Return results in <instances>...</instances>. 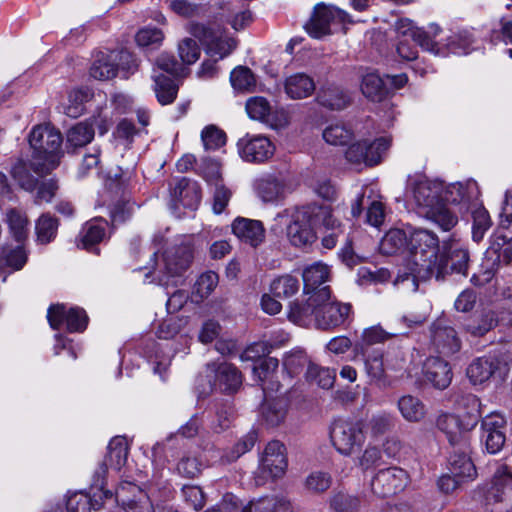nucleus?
Instances as JSON below:
<instances>
[{"mask_svg":"<svg viewBox=\"0 0 512 512\" xmlns=\"http://www.w3.org/2000/svg\"><path fill=\"white\" fill-rule=\"evenodd\" d=\"M410 273L399 276L395 283L403 284L413 291L418 289L417 280H427L434 277L443 280L448 273L447 265L439 259V239L437 235L426 229H415L410 234Z\"/></svg>","mask_w":512,"mask_h":512,"instance_id":"f257e3e1","label":"nucleus"},{"mask_svg":"<svg viewBox=\"0 0 512 512\" xmlns=\"http://www.w3.org/2000/svg\"><path fill=\"white\" fill-rule=\"evenodd\" d=\"M277 218H286L287 240L297 248L310 246L316 241V226L332 230L339 227V220L334 216L332 207L318 203L286 209Z\"/></svg>","mask_w":512,"mask_h":512,"instance_id":"f03ea898","label":"nucleus"},{"mask_svg":"<svg viewBox=\"0 0 512 512\" xmlns=\"http://www.w3.org/2000/svg\"><path fill=\"white\" fill-rule=\"evenodd\" d=\"M462 404L468 407L467 412L463 414L443 412L436 418V427L445 434L454 448L468 446V434L475 428L481 417L480 400L475 395L464 396Z\"/></svg>","mask_w":512,"mask_h":512,"instance_id":"7ed1b4c3","label":"nucleus"},{"mask_svg":"<svg viewBox=\"0 0 512 512\" xmlns=\"http://www.w3.org/2000/svg\"><path fill=\"white\" fill-rule=\"evenodd\" d=\"M62 135L59 130L49 124L35 126L29 134V144L33 149V169L44 174L54 169L62 156Z\"/></svg>","mask_w":512,"mask_h":512,"instance_id":"20e7f679","label":"nucleus"},{"mask_svg":"<svg viewBox=\"0 0 512 512\" xmlns=\"http://www.w3.org/2000/svg\"><path fill=\"white\" fill-rule=\"evenodd\" d=\"M483 502L491 512L512 510V472L506 464H497L489 482L479 487Z\"/></svg>","mask_w":512,"mask_h":512,"instance_id":"39448f33","label":"nucleus"},{"mask_svg":"<svg viewBox=\"0 0 512 512\" xmlns=\"http://www.w3.org/2000/svg\"><path fill=\"white\" fill-rule=\"evenodd\" d=\"M186 31L206 47L208 54L218 59L228 56L237 46V41L224 35V30L216 25L193 21L187 24Z\"/></svg>","mask_w":512,"mask_h":512,"instance_id":"423d86ee","label":"nucleus"},{"mask_svg":"<svg viewBox=\"0 0 512 512\" xmlns=\"http://www.w3.org/2000/svg\"><path fill=\"white\" fill-rule=\"evenodd\" d=\"M395 29L398 37L397 53L402 59L407 61L415 60L417 58L416 45L435 55L438 54L436 44L432 39L426 32L414 27L410 20H398L395 24Z\"/></svg>","mask_w":512,"mask_h":512,"instance_id":"0eeeda50","label":"nucleus"},{"mask_svg":"<svg viewBox=\"0 0 512 512\" xmlns=\"http://www.w3.org/2000/svg\"><path fill=\"white\" fill-rule=\"evenodd\" d=\"M364 424L359 420H335L330 428V440L336 451L351 456L365 442Z\"/></svg>","mask_w":512,"mask_h":512,"instance_id":"6e6552de","label":"nucleus"},{"mask_svg":"<svg viewBox=\"0 0 512 512\" xmlns=\"http://www.w3.org/2000/svg\"><path fill=\"white\" fill-rule=\"evenodd\" d=\"M350 15L335 6L317 4L310 20L305 24L306 32L313 38L329 35L332 25L352 23Z\"/></svg>","mask_w":512,"mask_h":512,"instance_id":"1a4fd4ad","label":"nucleus"},{"mask_svg":"<svg viewBox=\"0 0 512 512\" xmlns=\"http://www.w3.org/2000/svg\"><path fill=\"white\" fill-rule=\"evenodd\" d=\"M410 199L414 202L416 212L420 216L429 213L433 207L443 200V186L441 183L432 182L422 177L410 180Z\"/></svg>","mask_w":512,"mask_h":512,"instance_id":"9d476101","label":"nucleus"},{"mask_svg":"<svg viewBox=\"0 0 512 512\" xmlns=\"http://www.w3.org/2000/svg\"><path fill=\"white\" fill-rule=\"evenodd\" d=\"M287 468L285 447L279 441H271L265 447L256 472V483L263 485L268 478L282 477Z\"/></svg>","mask_w":512,"mask_h":512,"instance_id":"9b49d317","label":"nucleus"},{"mask_svg":"<svg viewBox=\"0 0 512 512\" xmlns=\"http://www.w3.org/2000/svg\"><path fill=\"white\" fill-rule=\"evenodd\" d=\"M128 457V443L125 437L116 436L111 439L108 444V453L96 472L95 485H99V498L110 499L113 494L104 489L103 478L107 473L108 468L120 470L127 461Z\"/></svg>","mask_w":512,"mask_h":512,"instance_id":"f8f14e48","label":"nucleus"},{"mask_svg":"<svg viewBox=\"0 0 512 512\" xmlns=\"http://www.w3.org/2000/svg\"><path fill=\"white\" fill-rule=\"evenodd\" d=\"M237 149L245 162L262 164L273 157L276 148L269 137L247 133L238 140Z\"/></svg>","mask_w":512,"mask_h":512,"instance_id":"ddd939ff","label":"nucleus"},{"mask_svg":"<svg viewBox=\"0 0 512 512\" xmlns=\"http://www.w3.org/2000/svg\"><path fill=\"white\" fill-rule=\"evenodd\" d=\"M305 295L306 299L290 303L288 319L299 326L316 328L317 314L321 307L319 303L328 298V288L321 289L318 294Z\"/></svg>","mask_w":512,"mask_h":512,"instance_id":"4468645a","label":"nucleus"},{"mask_svg":"<svg viewBox=\"0 0 512 512\" xmlns=\"http://www.w3.org/2000/svg\"><path fill=\"white\" fill-rule=\"evenodd\" d=\"M508 371L507 363L496 357H479L469 364L466 375L473 385H480L490 379L503 381Z\"/></svg>","mask_w":512,"mask_h":512,"instance_id":"2eb2a0df","label":"nucleus"},{"mask_svg":"<svg viewBox=\"0 0 512 512\" xmlns=\"http://www.w3.org/2000/svg\"><path fill=\"white\" fill-rule=\"evenodd\" d=\"M115 500L125 512H154L148 494L130 481H122L115 491Z\"/></svg>","mask_w":512,"mask_h":512,"instance_id":"dca6fc26","label":"nucleus"},{"mask_svg":"<svg viewBox=\"0 0 512 512\" xmlns=\"http://www.w3.org/2000/svg\"><path fill=\"white\" fill-rule=\"evenodd\" d=\"M193 259V247L190 238H183L169 247L162 256L163 271L168 277L182 275Z\"/></svg>","mask_w":512,"mask_h":512,"instance_id":"f3484780","label":"nucleus"},{"mask_svg":"<svg viewBox=\"0 0 512 512\" xmlns=\"http://www.w3.org/2000/svg\"><path fill=\"white\" fill-rule=\"evenodd\" d=\"M48 322L53 329L63 324L69 332H81L88 323L86 312L78 307H67L64 304L51 305L47 312Z\"/></svg>","mask_w":512,"mask_h":512,"instance_id":"a211bd4d","label":"nucleus"},{"mask_svg":"<svg viewBox=\"0 0 512 512\" xmlns=\"http://www.w3.org/2000/svg\"><path fill=\"white\" fill-rule=\"evenodd\" d=\"M248 116L251 119L265 123L272 129L285 128L289 124L288 116L283 110H273L268 100L261 96H254L246 101Z\"/></svg>","mask_w":512,"mask_h":512,"instance_id":"6ab92c4d","label":"nucleus"},{"mask_svg":"<svg viewBox=\"0 0 512 512\" xmlns=\"http://www.w3.org/2000/svg\"><path fill=\"white\" fill-rule=\"evenodd\" d=\"M408 474L399 467H389L379 470L371 480L373 494L387 497L402 491L408 484Z\"/></svg>","mask_w":512,"mask_h":512,"instance_id":"aec40b11","label":"nucleus"},{"mask_svg":"<svg viewBox=\"0 0 512 512\" xmlns=\"http://www.w3.org/2000/svg\"><path fill=\"white\" fill-rule=\"evenodd\" d=\"M320 311L317 314L316 328L329 330L342 325L351 313V305L331 300L330 289L328 298L320 303Z\"/></svg>","mask_w":512,"mask_h":512,"instance_id":"412c9836","label":"nucleus"},{"mask_svg":"<svg viewBox=\"0 0 512 512\" xmlns=\"http://www.w3.org/2000/svg\"><path fill=\"white\" fill-rule=\"evenodd\" d=\"M117 59L130 60V52H97L89 70L91 77L101 81L114 78L117 75Z\"/></svg>","mask_w":512,"mask_h":512,"instance_id":"4be33fe9","label":"nucleus"},{"mask_svg":"<svg viewBox=\"0 0 512 512\" xmlns=\"http://www.w3.org/2000/svg\"><path fill=\"white\" fill-rule=\"evenodd\" d=\"M505 429L506 419L500 414L493 413L483 419L482 437L490 454H496L503 448L506 441Z\"/></svg>","mask_w":512,"mask_h":512,"instance_id":"5701e85b","label":"nucleus"},{"mask_svg":"<svg viewBox=\"0 0 512 512\" xmlns=\"http://www.w3.org/2000/svg\"><path fill=\"white\" fill-rule=\"evenodd\" d=\"M206 372L208 377H214L213 385L224 392H235L242 384L240 371L230 363H209Z\"/></svg>","mask_w":512,"mask_h":512,"instance_id":"b1692460","label":"nucleus"},{"mask_svg":"<svg viewBox=\"0 0 512 512\" xmlns=\"http://www.w3.org/2000/svg\"><path fill=\"white\" fill-rule=\"evenodd\" d=\"M431 345L435 352L442 356L449 357L460 350L461 341L454 328L444 326L438 322L432 326Z\"/></svg>","mask_w":512,"mask_h":512,"instance_id":"393cba45","label":"nucleus"},{"mask_svg":"<svg viewBox=\"0 0 512 512\" xmlns=\"http://www.w3.org/2000/svg\"><path fill=\"white\" fill-rule=\"evenodd\" d=\"M233 234L242 242L253 248L260 246L265 241V228L261 221L237 217L231 225Z\"/></svg>","mask_w":512,"mask_h":512,"instance_id":"a878e982","label":"nucleus"},{"mask_svg":"<svg viewBox=\"0 0 512 512\" xmlns=\"http://www.w3.org/2000/svg\"><path fill=\"white\" fill-rule=\"evenodd\" d=\"M439 259H443L447 265L448 274L457 273L466 275L469 264V252L459 241H451L443 246V253Z\"/></svg>","mask_w":512,"mask_h":512,"instance_id":"bb28decb","label":"nucleus"},{"mask_svg":"<svg viewBox=\"0 0 512 512\" xmlns=\"http://www.w3.org/2000/svg\"><path fill=\"white\" fill-rule=\"evenodd\" d=\"M469 445L465 448L456 447L449 457L450 473L465 481L477 477V470L469 455Z\"/></svg>","mask_w":512,"mask_h":512,"instance_id":"cd10ccee","label":"nucleus"},{"mask_svg":"<svg viewBox=\"0 0 512 512\" xmlns=\"http://www.w3.org/2000/svg\"><path fill=\"white\" fill-rule=\"evenodd\" d=\"M423 371L426 381L437 389H446L452 381V371L449 364L439 357L428 358Z\"/></svg>","mask_w":512,"mask_h":512,"instance_id":"c85d7f7f","label":"nucleus"},{"mask_svg":"<svg viewBox=\"0 0 512 512\" xmlns=\"http://www.w3.org/2000/svg\"><path fill=\"white\" fill-rule=\"evenodd\" d=\"M106 227L107 222L102 219H94L87 222L79 233L77 247L98 253L97 244L104 239Z\"/></svg>","mask_w":512,"mask_h":512,"instance_id":"c756f323","label":"nucleus"},{"mask_svg":"<svg viewBox=\"0 0 512 512\" xmlns=\"http://www.w3.org/2000/svg\"><path fill=\"white\" fill-rule=\"evenodd\" d=\"M254 189L263 202L272 203L284 198L286 185L282 179L266 175L255 180Z\"/></svg>","mask_w":512,"mask_h":512,"instance_id":"7c9ffc66","label":"nucleus"},{"mask_svg":"<svg viewBox=\"0 0 512 512\" xmlns=\"http://www.w3.org/2000/svg\"><path fill=\"white\" fill-rule=\"evenodd\" d=\"M330 276L329 267L321 262L306 267L302 273L304 294H318L321 289L329 288L324 285Z\"/></svg>","mask_w":512,"mask_h":512,"instance_id":"2f4dec72","label":"nucleus"},{"mask_svg":"<svg viewBox=\"0 0 512 512\" xmlns=\"http://www.w3.org/2000/svg\"><path fill=\"white\" fill-rule=\"evenodd\" d=\"M480 190L474 180L450 184L445 189L443 200L454 204L470 203L478 200Z\"/></svg>","mask_w":512,"mask_h":512,"instance_id":"473e14b6","label":"nucleus"},{"mask_svg":"<svg viewBox=\"0 0 512 512\" xmlns=\"http://www.w3.org/2000/svg\"><path fill=\"white\" fill-rule=\"evenodd\" d=\"M173 198L183 207L195 209L201 201V189L197 182L187 178L179 179L173 190Z\"/></svg>","mask_w":512,"mask_h":512,"instance_id":"72a5a7b5","label":"nucleus"},{"mask_svg":"<svg viewBox=\"0 0 512 512\" xmlns=\"http://www.w3.org/2000/svg\"><path fill=\"white\" fill-rule=\"evenodd\" d=\"M278 366L277 358L266 357L253 367V374L259 381L265 394L268 391H277L280 387V383L275 379Z\"/></svg>","mask_w":512,"mask_h":512,"instance_id":"f704fd0d","label":"nucleus"},{"mask_svg":"<svg viewBox=\"0 0 512 512\" xmlns=\"http://www.w3.org/2000/svg\"><path fill=\"white\" fill-rule=\"evenodd\" d=\"M241 512H293V507L286 497L271 495L251 500Z\"/></svg>","mask_w":512,"mask_h":512,"instance_id":"c9c22d12","label":"nucleus"},{"mask_svg":"<svg viewBox=\"0 0 512 512\" xmlns=\"http://www.w3.org/2000/svg\"><path fill=\"white\" fill-rule=\"evenodd\" d=\"M316 85L312 77L305 73H295L285 79L284 90L291 99H304L311 96Z\"/></svg>","mask_w":512,"mask_h":512,"instance_id":"e433bc0d","label":"nucleus"},{"mask_svg":"<svg viewBox=\"0 0 512 512\" xmlns=\"http://www.w3.org/2000/svg\"><path fill=\"white\" fill-rule=\"evenodd\" d=\"M4 221L14 240L24 242L29 234L30 221L24 211L19 208H8L4 214Z\"/></svg>","mask_w":512,"mask_h":512,"instance_id":"4c0bfd02","label":"nucleus"},{"mask_svg":"<svg viewBox=\"0 0 512 512\" xmlns=\"http://www.w3.org/2000/svg\"><path fill=\"white\" fill-rule=\"evenodd\" d=\"M397 408L401 416L410 423H419L426 417L425 404L413 395H404L397 401Z\"/></svg>","mask_w":512,"mask_h":512,"instance_id":"58836bf2","label":"nucleus"},{"mask_svg":"<svg viewBox=\"0 0 512 512\" xmlns=\"http://www.w3.org/2000/svg\"><path fill=\"white\" fill-rule=\"evenodd\" d=\"M317 101L320 105L329 109L341 110L350 103V96L340 87L329 85L320 88Z\"/></svg>","mask_w":512,"mask_h":512,"instance_id":"ea45409f","label":"nucleus"},{"mask_svg":"<svg viewBox=\"0 0 512 512\" xmlns=\"http://www.w3.org/2000/svg\"><path fill=\"white\" fill-rule=\"evenodd\" d=\"M361 91L370 100L380 102L389 94V86L380 75L368 72L362 78Z\"/></svg>","mask_w":512,"mask_h":512,"instance_id":"a19ab883","label":"nucleus"},{"mask_svg":"<svg viewBox=\"0 0 512 512\" xmlns=\"http://www.w3.org/2000/svg\"><path fill=\"white\" fill-rule=\"evenodd\" d=\"M498 320L493 311L475 315L464 324V330L474 337H481L497 326Z\"/></svg>","mask_w":512,"mask_h":512,"instance_id":"79ce46f5","label":"nucleus"},{"mask_svg":"<svg viewBox=\"0 0 512 512\" xmlns=\"http://www.w3.org/2000/svg\"><path fill=\"white\" fill-rule=\"evenodd\" d=\"M324 141L333 146H345L354 139V132L344 123H333L328 125L322 132Z\"/></svg>","mask_w":512,"mask_h":512,"instance_id":"37998d69","label":"nucleus"},{"mask_svg":"<svg viewBox=\"0 0 512 512\" xmlns=\"http://www.w3.org/2000/svg\"><path fill=\"white\" fill-rule=\"evenodd\" d=\"M95 135L93 124L89 121L79 122L67 132L68 147L81 148L89 144Z\"/></svg>","mask_w":512,"mask_h":512,"instance_id":"c03bdc74","label":"nucleus"},{"mask_svg":"<svg viewBox=\"0 0 512 512\" xmlns=\"http://www.w3.org/2000/svg\"><path fill=\"white\" fill-rule=\"evenodd\" d=\"M92 92L88 88L73 89L68 93L67 103L64 105V113L77 118L84 112V105L92 98Z\"/></svg>","mask_w":512,"mask_h":512,"instance_id":"a18cd8bd","label":"nucleus"},{"mask_svg":"<svg viewBox=\"0 0 512 512\" xmlns=\"http://www.w3.org/2000/svg\"><path fill=\"white\" fill-rule=\"evenodd\" d=\"M152 78L155 83L154 91L159 103L162 105L172 103L178 91V87L173 80L165 75H156L155 71L153 72Z\"/></svg>","mask_w":512,"mask_h":512,"instance_id":"49530a36","label":"nucleus"},{"mask_svg":"<svg viewBox=\"0 0 512 512\" xmlns=\"http://www.w3.org/2000/svg\"><path fill=\"white\" fill-rule=\"evenodd\" d=\"M287 412V405L283 399L266 400L262 406V416L267 425L278 426L280 425Z\"/></svg>","mask_w":512,"mask_h":512,"instance_id":"de8ad7c7","label":"nucleus"},{"mask_svg":"<svg viewBox=\"0 0 512 512\" xmlns=\"http://www.w3.org/2000/svg\"><path fill=\"white\" fill-rule=\"evenodd\" d=\"M423 217L432 220L444 231L451 230L458 222V217L445 206L443 200Z\"/></svg>","mask_w":512,"mask_h":512,"instance_id":"09e8293b","label":"nucleus"},{"mask_svg":"<svg viewBox=\"0 0 512 512\" xmlns=\"http://www.w3.org/2000/svg\"><path fill=\"white\" fill-rule=\"evenodd\" d=\"M58 221L48 214L41 215L35 223L37 242L48 244L54 240L57 234Z\"/></svg>","mask_w":512,"mask_h":512,"instance_id":"8fccbe9b","label":"nucleus"},{"mask_svg":"<svg viewBox=\"0 0 512 512\" xmlns=\"http://www.w3.org/2000/svg\"><path fill=\"white\" fill-rule=\"evenodd\" d=\"M406 242L407 237L404 231L391 229L381 239L379 249L383 254L392 255L404 248Z\"/></svg>","mask_w":512,"mask_h":512,"instance_id":"3c124183","label":"nucleus"},{"mask_svg":"<svg viewBox=\"0 0 512 512\" xmlns=\"http://www.w3.org/2000/svg\"><path fill=\"white\" fill-rule=\"evenodd\" d=\"M299 290V281L291 275H283L272 281L270 292L278 298H288Z\"/></svg>","mask_w":512,"mask_h":512,"instance_id":"603ef678","label":"nucleus"},{"mask_svg":"<svg viewBox=\"0 0 512 512\" xmlns=\"http://www.w3.org/2000/svg\"><path fill=\"white\" fill-rule=\"evenodd\" d=\"M165 35L157 27L147 26L141 28L135 35V41L139 47L156 49L161 46Z\"/></svg>","mask_w":512,"mask_h":512,"instance_id":"864d4df0","label":"nucleus"},{"mask_svg":"<svg viewBox=\"0 0 512 512\" xmlns=\"http://www.w3.org/2000/svg\"><path fill=\"white\" fill-rule=\"evenodd\" d=\"M306 379L317 384L323 389H329L335 381V373L329 368L320 367L316 364H309L306 371Z\"/></svg>","mask_w":512,"mask_h":512,"instance_id":"5fc2aeb1","label":"nucleus"},{"mask_svg":"<svg viewBox=\"0 0 512 512\" xmlns=\"http://www.w3.org/2000/svg\"><path fill=\"white\" fill-rule=\"evenodd\" d=\"M361 504L358 496L338 491L330 498V507L335 512H356Z\"/></svg>","mask_w":512,"mask_h":512,"instance_id":"6e6d98bb","label":"nucleus"},{"mask_svg":"<svg viewBox=\"0 0 512 512\" xmlns=\"http://www.w3.org/2000/svg\"><path fill=\"white\" fill-rule=\"evenodd\" d=\"M309 364L311 362L302 349H293L283 357V367L290 376L298 375Z\"/></svg>","mask_w":512,"mask_h":512,"instance_id":"4d7b16f0","label":"nucleus"},{"mask_svg":"<svg viewBox=\"0 0 512 512\" xmlns=\"http://www.w3.org/2000/svg\"><path fill=\"white\" fill-rule=\"evenodd\" d=\"M365 143V151L367 152V166H374L380 163L383 155L391 145L389 137H379L372 142L363 140Z\"/></svg>","mask_w":512,"mask_h":512,"instance_id":"13d9d810","label":"nucleus"},{"mask_svg":"<svg viewBox=\"0 0 512 512\" xmlns=\"http://www.w3.org/2000/svg\"><path fill=\"white\" fill-rule=\"evenodd\" d=\"M230 81L234 89L250 92L256 86V79L252 71L243 66L235 68L230 75Z\"/></svg>","mask_w":512,"mask_h":512,"instance_id":"bf43d9fd","label":"nucleus"},{"mask_svg":"<svg viewBox=\"0 0 512 512\" xmlns=\"http://www.w3.org/2000/svg\"><path fill=\"white\" fill-rule=\"evenodd\" d=\"M100 507L98 500H92L88 494L83 492L72 494L66 503L67 512H90L91 509L98 510Z\"/></svg>","mask_w":512,"mask_h":512,"instance_id":"052dcab7","label":"nucleus"},{"mask_svg":"<svg viewBox=\"0 0 512 512\" xmlns=\"http://www.w3.org/2000/svg\"><path fill=\"white\" fill-rule=\"evenodd\" d=\"M212 194V210L215 214H221L228 206L233 191L224 182H217L210 186Z\"/></svg>","mask_w":512,"mask_h":512,"instance_id":"680f3d73","label":"nucleus"},{"mask_svg":"<svg viewBox=\"0 0 512 512\" xmlns=\"http://www.w3.org/2000/svg\"><path fill=\"white\" fill-rule=\"evenodd\" d=\"M218 275L213 271L202 273L195 282L193 295L200 300L207 298L217 287Z\"/></svg>","mask_w":512,"mask_h":512,"instance_id":"e2e57ef3","label":"nucleus"},{"mask_svg":"<svg viewBox=\"0 0 512 512\" xmlns=\"http://www.w3.org/2000/svg\"><path fill=\"white\" fill-rule=\"evenodd\" d=\"M472 238L479 242L491 226V219L488 211L483 207H477L472 212Z\"/></svg>","mask_w":512,"mask_h":512,"instance_id":"0e129e2a","label":"nucleus"},{"mask_svg":"<svg viewBox=\"0 0 512 512\" xmlns=\"http://www.w3.org/2000/svg\"><path fill=\"white\" fill-rule=\"evenodd\" d=\"M201 140L206 150H216L226 143V134L215 125L206 126L201 132Z\"/></svg>","mask_w":512,"mask_h":512,"instance_id":"69168bd1","label":"nucleus"},{"mask_svg":"<svg viewBox=\"0 0 512 512\" xmlns=\"http://www.w3.org/2000/svg\"><path fill=\"white\" fill-rule=\"evenodd\" d=\"M12 178L26 191H33L36 187V179L28 171L23 160H17L11 168Z\"/></svg>","mask_w":512,"mask_h":512,"instance_id":"338daca9","label":"nucleus"},{"mask_svg":"<svg viewBox=\"0 0 512 512\" xmlns=\"http://www.w3.org/2000/svg\"><path fill=\"white\" fill-rule=\"evenodd\" d=\"M178 55L184 64H194L201 55V49L196 40L186 37L178 44Z\"/></svg>","mask_w":512,"mask_h":512,"instance_id":"774afa93","label":"nucleus"}]
</instances>
